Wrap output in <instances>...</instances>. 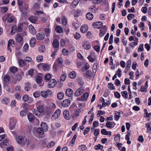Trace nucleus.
I'll return each mask as SVG.
<instances>
[{
    "instance_id": "nucleus-4",
    "label": "nucleus",
    "mask_w": 151,
    "mask_h": 151,
    "mask_svg": "<svg viewBox=\"0 0 151 151\" xmlns=\"http://www.w3.org/2000/svg\"><path fill=\"white\" fill-rule=\"evenodd\" d=\"M84 91V88L82 87H80L75 93L74 95L76 96H78L82 94Z\"/></svg>"
},
{
    "instance_id": "nucleus-54",
    "label": "nucleus",
    "mask_w": 151,
    "mask_h": 151,
    "mask_svg": "<svg viewBox=\"0 0 151 151\" xmlns=\"http://www.w3.org/2000/svg\"><path fill=\"white\" fill-rule=\"evenodd\" d=\"M41 95L44 98H46L48 97L46 91H42L41 92Z\"/></svg>"
},
{
    "instance_id": "nucleus-35",
    "label": "nucleus",
    "mask_w": 151,
    "mask_h": 151,
    "mask_svg": "<svg viewBox=\"0 0 151 151\" xmlns=\"http://www.w3.org/2000/svg\"><path fill=\"white\" fill-rule=\"evenodd\" d=\"M121 94L122 96L124 98L127 99V98L128 96V93L126 91H122L121 92Z\"/></svg>"
},
{
    "instance_id": "nucleus-3",
    "label": "nucleus",
    "mask_w": 151,
    "mask_h": 151,
    "mask_svg": "<svg viewBox=\"0 0 151 151\" xmlns=\"http://www.w3.org/2000/svg\"><path fill=\"white\" fill-rule=\"evenodd\" d=\"M61 112V110L60 109H57L52 116L51 119L52 120H54L57 119L60 115Z\"/></svg>"
},
{
    "instance_id": "nucleus-23",
    "label": "nucleus",
    "mask_w": 151,
    "mask_h": 151,
    "mask_svg": "<svg viewBox=\"0 0 151 151\" xmlns=\"http://www.w3.org/2000/svg\"><path fill=\"white\" fill-rule=\"evenodd\" d=\"M15 29H16V30L18 32H21L22 29V24L21 23L19 24L17 27H15Z\"/></svg>"
},
{
    "instance_id": "nucleus-9",
    "label": "nucleus",
    "mask_w": 151,
    "mask_h": 151,
    "mask_svg": "<svg viewBox=\"0 0 151 151\" xmlns=\"http://www.w3.org/2000/svg\"><path fill=\"white\" fill-rule=\"evenodd\" d=\"M115 124V123L114 122L107 121L106 122V125L107 127L112 129L114 128Z\"/></svg>"
},
{
    "instance_id": "nucleus-49",
    "label": "nucleus",
    "mask_w": 151,
    "mask_h": 151,
    "mask_svg": "<svg viewBox=\"0 0 151 151\" xmlns=\"http://www.w3.org/2000/svg\"><path fill=\"white\" fill-rule=\"evenodd\" d=\"M79 149L82 151H85L87 149V148L86 146L83 145L79 146Z\"/></svg>"
},
{
    "instance_id": "nucleus-21",
    "label": "nucleus",
    "mask_w": 151,
    "mask_h": 151,
    "mask_svg": "<svg viewBox=\"0 0 151 151\" xmlns=\"http://www.w3.org/2000/svg\"><path fill=\"white\" fill-rule=\"evenodd\" d=\"M86 17L88 19L91 20L93 19V16L91 13L88 12L86 15Z\"/></svg>"
},
{
    "instance_id": "nucleus-14",
    "label": "nucleus",
    "mask_w": 151,
    "mask_h": 151,
    "mask_svg": "<svg viewBox=\"0 0 151 151\" xmlns=\"http://www.w3.org/2000/svg\"><path fill=\"white\" fill-rule=\"evenodd\" d=\"M63 116L64 118L66 120H69L70 119V116L69 115V112L68 110H65L63 112Z\"/></svg>"
},
{
    "instance_id": "nucleus-30",
    "label": "nucleus",
    "mask_w": 151,
    "mask_h": 151,
    "mask_svg": "<svg viewBox=\"0 0 151 151\" xmlns=\"http://www.w3.org/2000/svg\"><path fill=\"white\" fill-rule=\"evenodd\" d=\"M62 23L64 25H66L67 23V20L64 15H63L62 17Z\"/></svg>"
},
{
    "instance_id": "nucleus-57",
    "label": "nucleus",
    "mask_w": 151,
    "mask_h": 151,
    "mask_svg": "<svg viewBox=\"0 0 151 151\" xmlns=\"http://www.w3.org/2000/svg\"><path fill=\"white\" fill-rule=\"evenodd\" d=\"M8 10V8L7 7L4 6L1 8V12L2 13L4 14Z\"/></svg>"
},
{
    "instance_id": "nucleus-42",
    "label": "nucleus",
    "mask_w": 151,
    "mask_h": 151,
    "mask_svg": "<svg viewBox=\"0 0 151 151\" xmlns=\"http://www.w3.org/2000/svg\"><path fill=\"white\" fill-rule=\"evenodd\" d=\"M62 52L64 56H67L68 55L69 51L63 48L62 50Z\"/></svg>"
},
{
    "instance_id": "nucleus-24",
    "label": "nucleus",
    "mask_w": 151,
    "mask_h": 151,
    "mask_svg": "<svg viewBox=\"0 0 151 151\" xmlns=\"http://www.w3.org/2000/svg\"><path fill=\"white\" fill-rule=\"evenodd\" d=\"M64 96V93L62 92H58L57 94V97L59 100L62 99Z\"/></svg>"
},
{
    "instance_id": "nucleus-39",
    "label": "nucleus",
    "mask_w": 151,
    "mask_h": 151,
    "mask_svg": "<svg viewBox=\"0 0 151 151\" xmlns=\"http://www.w3.org/2000/svg\"><path fill=\"white\" fill-rule=\"evenodd\" d=\"M76 76V73L75 71H72L70 74V77L71 79L74 78Z\"/></svg>"
},
{
    "instance_id": "nucleus-38",
    "label": "nucleus",
    "mask_w": 151,
    "mask_h": 151,
    "mask_svg": "<svg viewBox=\"0 0 151 151\" xmlns=\"http://www.w3.org/2000/svg\"><path fill=\"white\" fill-rule=\"evenodd\" d=\"M37 132L38 134L40 135L43 134L44 131L42 129V128L39 127L37 129Z\"/></svg>"
},
{
    "instance_id": "nucleus-29",
    "label": "nucleus",
    "mask_w": 151,
    "mask_h": 151,
    "mask_svg": "<svg viewBox=\"0 0 151 151\" xmlns=\"http://www.w3.org/2000/svg\"><path fill=\"white\" fill-rule=\"evenodd\" d=\"M28 119L30 122L33 120L35 119V116L33 114L30 113L28 115Z\"/></svg>"
},
{
    "instance_id": "nucleus-45",
    "label": "nucleus",
    "mask_w": 151,
    "mask_h": 151,
    "mask_svg": "<svg viewBox=\"0 0 151 151\" xmlns=\"http://www.w3.org/2000/svg\"><path fill=\"white\" fill-rule=\"evenodd\" d=\"M27 114V111L25 109H23L20 112V115L21 116H23Z\"/></svg>"
},
{
    "instance_id": "nucleus-11",
    "label": "nucleus",
    "mask_w": 151,
    "mask_h": 151,
    "mask_svg": "<svg viewBox=\"0 0 151 151\" xmlns=\"http://www.w3.org/2000/svg\"><path fill=\"white\" fill-rule=\"evenodd\" d=\"M45 38V35L42 32H40L36 35V38L38 40H42Z\"/></svg>"
},
{
    "instance_id": "nucleus-41",
    "label": "nucleus",
    "mask_w": 151,
    "mask_h": 151,
    "mask_svg": "<svg viewBox=\"0 0 151 151\" xmlns=\"http://www.w3.org/2000/svg\"><path fill=\"white\" fill-rule=\"evenodd\" d=\"M39 51L41 52H44L45 51V46L42 45L39 47Z\"/></svg>"
},
{
    "instance_id": "nucleus-22",
    "label": "nucleus",
    "mask_w": 151,
    "mask_h": 151,
    "mask_svg": "<svg viewBox=\"0 0 151 151\" xmlns=\"http://www.w3.org/2000/svg\"><path fill=\"white\" fill-rule=\"evenodd\" d=\"M52 45L54 47L58 48L59 46V42L56 39H55L52 43Z\"/></svg>"
},
{
    "instance_id": "nucleus-18",
    "label": "nucleus",
    "mask_w": 151,
    "mask_h": 151,
    "mask_svg": "<svg viewBox=\"0 0 151 151\" xmlns=\"http://www.w3.org/2000/svg\"><path fill=\"white\" fill-rule=\"evenodd\" d=\"M144 112L145 114L144 115V117L145 118H149V119H148V120L149 121L150 120V116L151 115V113H148L147 112V109H145L144 110Z\"/></svg>"
},
{
    "instance_id": "nucleus-7",
    "label": "nucleus",
    "mask_w": 151,
    "mask_h": 151,
    "mask_svg": "<svg viewBox=\"0 0 151 151\" xmlns=\"http://www.w3.org/2000/svg\"><path fill=\"white\" fill-rule=\"evenodd\" d=\"M103 24V23L102 22H99L93 23L92 25L94 28L99 29L102 26Z\"/></svg>"
},
{
    "instance_id": "nucleus-62",
    "label": "nucleus",
    "mask_w": 151,
    "mask_h": 151,
    "mask_svg": "<svg viewBox=\"0 0 151 151\" xmlns=\"http://www.w3.org/2000/svg\"><path fill=\"white\" fill-rule=\"evenodd\" d=\"M94 116V114L93 113L90 116V118L89 119V120L88 121V122L90 124H91L92 122L93 121V119Z\"/></svg>"
},
{
    "instance_id": "nucleus-19",
    "label": "nucleus",
    "mask_w": 151,
    "mask_h": 151,
    "mask_svg": "<svg viewBox=\"0 0 151 151\" xmlns=\"http://www.w3.org/2000/svg\"><path fill=\"white\" fill-rule=\"evenodd\" d=\"M23 40V38L21 34H17L16 37V41L18 42H21Z\"/></svg>"
},
{
    "instance_id": "nucleus-60",
    "label": "nucleus",
    "mask_w": 151,
    "mask_h": 151,
    "mask_svg": "<svg viewBox=\"0 0 151 151\" xmlns=\"http://www.w3.org/2000/svg\"><path fill=\"white\" fill-rule=\"evenodd\" d=\"M90 127H87L86 128V129L84 130L83 133V134L84 135H85L86 134L88 133V132L90 131Z\"/></svg>"
},
{
    "instance_id": "nucleus-1",
    "label": "nucleus",
    "mask_w": 151,
    "mask_h": 151,
    "mask_svg": "<svg viewBox=\"0 0 151 151\" xmlns=\"http://www.w3.org/2000/svg\"><path fill=\"white\" fill-rule=\"evenodd\" d=\"M16 140L18 143L22 144V145H28L29 144V141L25 137H23L21 136L17 137Z\"/></svg>"
},
{
    "instance_id": "nucleus-13",
    "label": "nucleus",
    "mask_w": 151,
    "mask_h": 151,
    "mask_svg": "<svg viewBox=\"0 0 151 151\" xmlns=\"http://www.w3.org/2000/svg\"><path fill=\"white\" fill-rule=\"evenodd\" d=\"M41 128L44 131L46 132L48 130V126L47 124L44 122H42L41 124Z\"/></svg>"
},
{
    "instance_id": "nucleus-17",
    "label": "nucleus",
    "mask_w": 151,
    "mask_h": 151,
    "mask_svg": "<svg viewBox=\"0 0 151 151\" xmlns=\"http://www.w3.org/2000/svg\"><path fill=\"white\" fill-rule=\"evenodd\" d=\"M36 40L35 38L32 37L30 40L29 44L31 47H34L36 44Z\"/></svg>"
},
{
    "instance_id": "nucleus-44",
    "label": "nucleus",
    "mask_w": 151,
    "mask_h": 151,
    "mask_svg": "<svg viewBox=\"0 0 151 151\" xmlns=\"http://www.w3.org/2000/svg\"><path fill=\"white\" fill-rule=\"evenodd\" d=\"M4 81L6 83H8L10 80V77L8 75H6L4 77Z\"/></svg>"
},
{
    "instance_id": "nucleus-53",
    "label": "nucleus",
    "mask_w": 151,
    "mask_h": 151,
    "mask_svg": "<svg viewBox=\"0 0 151 151\" xmlns=\"http://www.w3.org/2000/svg\"><path fill=\"white\" fill-rule=\"evenodd\" d=\"M10 70L11 72L13 73L16 72L17 71V68L14 66H12L10 68Z\"/></svg>"
},
{
    "instance_id": "nucleus-16",
    "label": "nucleus",
    "mask_w": 151,
    "mask_h": 151,
    "mask_svg": "<svg viewBox=\"0 0 151 151\" xmlns=\"http://www.w3.org/2000/svg\"><path fill=\"white\" fill-rule=\"evenodd\" d=\"M88 27L86 25H83L81 28V32L82 33L86 32L88 30Z\"/></svg>"
},
{
    "instance_id": "nucleus-20",
    "label": "nucleus",
    "mask_w": 151,
    "mask_h": 151,
    "mask_svg": "<svg viewBox=\"0 0 151 151\" xmlns=\"http://www.w3.org/2000/svg\"><path fill=\"white\" fill-rule=\"evenodd\" d=\"M29 29L30 32L32 35H35L36 32V30L35 29L34 27L32 25H29Z\"/></svg>"
},
{
    "instance_id": "nucleus-37",
    "label": "nucleus",
    "mask_w": 151,
    "mask_h": 151,
    "mask_svg": "<svg viewBox=\"0 0 151 151\" xmlns=\"http://www.w3.org/2000/svg\"><path fill=\"white\" fill-rule=\"evenodd\" d=\"M103 148V146L101 145L100 144L96 145L94 147V148L96 150H101Z\"/></svg>"
},
{
    "instance_id": "nucleus-61",
    "label": "nucleus",
    "mask_w": 151,
    "mask_h": 151,
    "mask_svg": "<svg viewBox=\"0 0 151 151\" xmlns=\"http://www.w3.org/2000/svg\"><path fill=\"white\" fill-rule=\"evenodd\" d=\"M8 144V143L7 140L5 139L0 143V146L2 145H7Z\"/></svg>"
},
{
    "instance_id": "nucleus-8",
    "label": "nucleus",
    "mask_w": 151,
    "mask_h": 151,
    "mask_svg": "<svg viewBox=\"0 0 151 151\" xmlns=\"http://www.w3.org/2000/svg\"><path fill=\"white\" fill-rule=\"evenodd\" d=\"M107 30V27L106 26H104L102 29L100 30L99 36L100 37H102L104 36L106 33Z\"/></svg>"
},
{
    "instance_id": "nucleus-47",
    "label": "nucleus",
    "mask_w": 151,
    "mask_h": 151,
    "mask_svg": "<svg viewBox=\"0 0 151 151\" xmlns=\"http://www.w3.org/2000/svg\"><path fill=\"white\" fill-rule=\"evenodd\" d=\"M81 12V11L78 9L75 11V13L74 14V16L75 17H78L79 16V14Z\"/></svg>"
},
{
    "instance_id": "nucleus-25",
    "label": "nucleus",
    "mask_w": 151,
    "mask_h": 151,
    "mask_svg": "<svg viewBox=\"0 0 151 151\" xmlns=\"http://www.w3.org/2000/svg\"><path fill=\"white\" fill-rule=\"evenodd\" d=\"M89 95V94L88 92H87L84 93L81 96L82 99L83 101L87 100Z\"/></svg>"
},
{
    "instance_id": "nucleus-50",
    "label": "nucleus",
    "mask_w": 151,
    "mask_h": 151,
    "mask_svg": "<svg viewBox=\"0 0 151 151\" xmlns=\"http://www.w3.org/2000/svg\"><path fill=\"white\" fill-rule=\"evenodd\" d=\"M45 31L47 33V34L46 35V36L47 37H48L49 36V34L51 32V30L50 29L48 28H45Z\"/></svg>"
},
{
    "instance_id": "nucleus-46",
    "label": "nucleus",
    "mask_w": 151,
    "mask_h": 151,
    "mask_svg": "<svg viewBox=\"0 0 151 151\" xmlns=\"http://www.w3.org/2000/svg\"><path fill=\"white\" fill-rule=\"evenodd\" d=\"M148 86H142L141 88V91L142 92H146Z\"/></svg>"
},
{
    "instance_id": "nucleus-55",
    "label": "nucleus",
    "mask_w": 151,
    "mask_h": 151,
    "mask_svg": "<svg viewBox=\"0 0 151 151\" xmlns=\"http://www.w3.org/2000/svg\"><path fill=\"white\" fill-rule=\"evenodd\" d=\"M51 77V76L50 74H47L45 76V79L46 80L49 81Z\"/></svg>"
},
{
    "instance_id": "nucleus-63",
    "label": "nucleus",
    "mask_w": 151,
    "mask_h": 151,
    "mask_svg": "<svg viewBox=\"0 0 151 151\" xmlns=\"http://www.w3.org/2000/svg\"><path fill=\"white\" fill-rule=\"evenodd\" d=\"M115 115L114 116L115 119L116 121H118L120 117H121L120 114H116V112H115Z\"/></svg>"
},
{
    "instance_id": "nucleus-6",
    "label": "nucleus",
    "mask_w": 151,
    "mask_h": 151,
    "mask_svg": "<svg viewBox=\"0 0 151 151\" xmlns=\"http://www.w3.org/2000/svg\"><path fill=\"white\" fill-rule=\"evenodd\" d=\"M70 101L68 99L64 100L61 103L62 106L63 107H68L70 105Z\"/></svg>"
},
{
    "instance_id": "nucleus-64",
    "label": "nucleus",
    "mask_w": 151,
    "mask_h": 151,
    "mask_svg": "<svg viewBox=\"0 0 151 151\" xmlns=\"http://www.w3.org/2000/svg\"><path fill=\"white\" fill-rule=\"evenodd\" d=\"M107 131L104 129H102L101 130V133L103 135H107Z\"/></svg>"
},
{
    "instance_id": "nucleus-26",
    "label": "nucleus",
    "mask_w": 151,
    "mask_h": 151,
    "mask_svg": "<svg viewBox=\"0 0 151 151\" xmlns=\"http://www.w3.org/2000/svg\"><path fill=\"white\" fill-rule=\"evenodd\" d=\"M55 30L58 33H62L63 31V28L59 26H57L56 27Z\"/></svg>"
},
{
    "instance_id": "nucleus-36",
    "label": "nucleus",
    "mask_w": 151,
    "mask_h": 151,
    "mask_svg": "<svg viewBox=\"0 0 151 151\" xmlns=\"http://www.w3.org/2000/svg\"><path fill=\"white\" fill-rule=\"evenodd\" d=\"M57 81L54 79H52L50 80L48 85H56Z\"/></svg>"
},
{
    "instance_id": "nucleus-15",
    "label": "nucleus",
    "mask_w": 151,
    "mask_h": 151,
    "mask_svg": "<svg viewBox=\"0 0 151 151\" xmlns=\"http://www.w3.org/2000/svg\"><path fill=\"white\" fill-rule=\"evenodd\" d=\"M131 63V60L130 59L127 62V65L126 67L125 70L124 71V72L126 73H127L129 69L130 68Z\"/></svg>"
},
{
    "instance_id": "nucleus-34",
    "label": "nucleus",
    "mask_w": 151,
    "mask_h": 151,
    "mask_svg": "<svg viewBox=\"0 0 151 151\" xmlns=\"http://www.w3.org/2000/svg\"><path fill=\"white\" fill-rule=\"evenodd\" d=\"M2 103L4 104H7L9 103V99L6 97H4L2 99Z\"/></svg>"
},
{
    "instance_id": "nucleus-56",
    "label": "nucleus",
    "mask_w": 151,
    "mask_h": 151,
    "mask_svg": "<svg viewBox=\"0 0 151 151\" xmlns=\"http://www.w3.org/2000/svg\"><path fill=\"white\" fill-rule=\"evenodd\" d=\"M28 95H25L22 97V100L24 102H25L27 101L28 100Z\"/></svg>"
},
{
    "instance_id": "nucleus-52",
    "label": "nucleus",
    "mask_w": 151,
    "mask_h": 151,
    "mask_svg": "<svg viewBox=\"0 0 151 151\" xmlns=\"http://www.w3.org/2000/svg\"><path fill=\"white\" fill-rule=\"evenodd\" d=\"M50 66L47 64H46L43 66V69L45 70H48L50 68Z\"/></svg>"
},
{
    "instance_id": "nucleus-51",
    "label": "nucleus",
    "mask_w": 151,
    "mask_h": 151,
    "mask_svg": "<svg viewBox=\"0 0 151 151\" xmlns=\"http://www.w3.org/2000/svg\"><path fill=\"white\" fill-rule=\"evenodd\" d=\"M33 95L35 98H37L40 96V94L39 91H36L33 93Z\"/></svg>"
},
{
    "instance_id": "nucleus-28",
    "label": "nucleus",
    "mask_w": 151,
    "mask_h": 151,
    "mask_svg": "<svg viewBox=\"0 0 151 151\" xmlns=\"http://www.w3.org/2000/svg\"><path fill=\"white\" fill-rule=\"evenodd\" d=\"M77 135L75 134L73 137L71 141L70 142V145L71 146H73L74 145L75 142L77 137Z\"/></svg>"
},
{
    "instance_id": "nucleus-5",
    "label": "nucleus",
    "mask_w": 151,
    "mask_h": 151,
    "mask_svg": "<svg viewBox=\"0 0 151 151\" xmlns=\"http://www.w3.org/2000/svg\"><path fill=\"white\" fill-rule=\"evenodd\" d=\"M83 47L85 49L88 50L90 49L91 46L90 43L87 41H84L83 43Z\"/></svg>"
},
{
    "instance_id": "nucleus-32",
    "label": "nucleus",
    "mask_w": 151,
    "mask_h": 151,
    "mask_svg": "<svg viewBox=\"0 0 151 151\" xmlns=\"http://www.w3.org/2000/svg\"><path fill=\"white\" fill-rule=\"evenodd\" d=\"M146 127H147V132L149 133L151 131V127H150V124L147 122L145 124Z\"/></svg>"
},
{
    "instance_id": "nucleus-27",
    "label": "nucleus",
    "mask_w": 151,
    "mask_h": 151,
    "mask_svg": "<svg viewBox=\"0 0 151 151\" xmlns=\"http://www.w3.org/2000/svg\"><path fill=\"white\" fill-rule=\"evenodd\" d=\"M19 65L20 67L23 66L26 64L25 62L22 59H19L18 60Z\"/></svg>"
},
{
    "instance_id": "nucleus-12",
    "label": "nucleus",
    "mask_w": 151,
    "mask_h": 151,
    "mask_svg": "<svg viewBox=\"0 0 151 151\" xmlns=\"http://www.w3.org/2000/svg\"><path fill=\"white\" fill-rule=\"evenodd\" d=\"M19 9L22 13L25 14L28 10V6L27 5H23L22 7L19 8Z\"/></svg>"
},
{
    "instance_id": "nucleus-10",
    "label": "nucleus",
    "mask_w": 151,
    "mask_h": 151,
    "mask_svg": "<svg viewBox=\"0 0 151 151\" xmlns=\"http://www.w3.org/2000/svg\"><path fill=\"white\" fill-rule=\"evenodd\" d=\"M73 93V90L71 88H68L66 90L65 95L71 97Z\"/></svg>"
},
{
    "instance_id": "nucleus-40",
    "label": "nucleus",
    "mask_w": 151,
    "mask_h": 151,
    "mask_svg": "<svg viewBox=\"0 0 151 151\" xmlns=\"http://www.w3.org/2000/svg\"><path fill=\"white\" fill-rule=\"evenodd\" d=\"M43 59V56L42 55H38L36 57V60L38 62H42Z\"/></svg>"
},
{
    "instance_id": "nucleus-48",
    "label": "nucleus",
    "mask_w": 151,
    "mask_h": 151,
    "mask_svg": "<svg viewBox=\"0 0 151 151\" xmlns=\"http://www.w3.org/2000/svg\"><path fill=\"white\" fill-rule=\"evenodd\" d=\"M144 48H143V44H141L138 49V52H141L143 51L144 50Z\"/></svg>"
},
{
    "instance_id": "nucleus-33",
    "label": "nucleus",
    "mask_w": 151,
    "mask_h": 151,
    "mask_svg": "<svg viewBox=\"0 0 151 151\" xmlns=\"http://www.w3.org/2000/svg\"><path fill=\"white\" fill-rule=\"evenodd\" d=\"M36 81L37 84H40L42 81V78L40 76H37L36 78Z\"/></svg>"
},
{
    "instance_id": "nucleus-58",
    "label": "nucleus",
    "mask_w": 151,
    "mask_h": 151,
    "mask_svg": "<svg viewBox=\"0 0 151 151\" xmlns=\"http://www.w3.org/2000/svg\"><path fill=\"white\" fill-rule=\"evenodd\" d=\"M134 17V15L132 14H129L127 16V17L129 20H131Z\"/></svg>"
},
{
    "instance_id": "nucleus-2",
    "label": "nucleus",
    "mask_w": 151,
    "mask_h": 151,
    "mask_svg": "<svg viewBox=\"0 0 151 151\" xmlns=\"http://www.w3.org/2000/svg\"><path fill=\"white\" fill-rule=\"evenodd\" d=\"M44 111V106L43 105H39L37 107V111L34 109L33 111L32 112L36 115L39 117L40 116V114L43 113Z\"/></svg>"
},
{
    "instance_id": "nucleus-59",
    "label": "nucleus",
    "mask_w": 151,
    "mask_h": 151,
    "mask_svg": "<svg viewBox=\"0 0 151 151\" xmlns=\"http://www.w3.org/2000/svg\"><path fill=\"white\" fill-rule=\"evenodd\" d=\"M67 76L66 74L62 75L60 76V81H64L66 78Z\"/></svg>"
},
{
    "instance_id": "nucleus-31",
    "label": "nucleus",
    "mask_w": 151,
    "mask_h": 151,
    "mask_svg": "<svg viewBox=\"0 0 151 151\" xmlns=\"http://www.w3.org/2000/svg\"><path fill=\"white\" fill-rule=\"evenodd\" d=\"M37 20V18L35 17H31L29 18V20L32 23H35Z\"/></svg>"
},
{
    "instance_id": "nucleus-43",
    "label": "nucleus",
    "mask_w": 151,
    "mask_h": 151,
    "mask_svg": "<svg viewBox=\"0 0 151 151\" xmlns=\"http://www.w3.org/2000/svg\"><path fill=\"white\" fill-rule=\"evenodd\" d=\"M77 82L78 84H80V85H83L84 84L83 79L81 78H78L77 80Z\"/></svg>"
}]
</instances>
